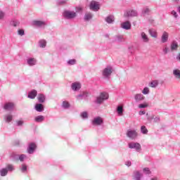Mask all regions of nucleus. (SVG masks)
Segmentation results:
<instances>
[{
	"mask_svg": "<svg viewBox=\"0 0 180 180\" xmlns=\"http://www.w3.org/2000/svg\"><path fill=\"white\" fill-rule=\"evenodd\" d=\"M109 99V94L106 92H102L100 94V96L96 98V103H102L103 101Z\"/></svg>",
	"mask_w": 180,
	"mask_h": 180,
	"instance_id": "obj_1",
	"label": "nucleus"
},
{
	"mask_svg": "<svg viewBox=\"0 0 180 180\" xmlns=\"http://www.w3.org/2000/svg\"><path fill=\"white\" fill-rule=\"evenodd\" d=\"M63 16L66 19H74V18H77V13L74 11H64Z\"/></svg>",
	"mask_w": 180,
	"mask_h": 180,
	"instance_id": "obj_2",
	"label": "nucleus"
},
{
	"mask_svg": "<svg viewBox=\"0 0 180 180\" xmlns=\"http://www.w3.org/2000/svg\"><path fill=\"white\" fill-rule=\"evenodd\" d=\"M127 136L129 137V139H131V140H134L139 136V134H137V131L136 130H128L127 131Z\"/></svg>",
	"mask_w": 180,
	"mask_h": 180,
	"instance_id": "obj_3",
	"label": "nucleus"
},
{
	"mask_svg": "<svg viewBox=\"0 0 180 180\" xmlns=\"http://www.w3.org/2000/svg\"><path fill=\"white\" fill-rule=\"evenodd\" d=\"M100 5H99V3L97 2V1H92L91 3H90V6H89V8L91 11H99V8H100Z\"/></svg>",
	"mask_w": 180,
	"mask_h": 180,
	"instance_id": "obj_4",
	"label": "nucleus"
},
{
	"mask_svg": "<svg viewBox=\"0 0 180 180\" xmlns=\"http://www.w3.org/2000/svg\"><path fill=\"white\" fill-rule=\"evenodd\" d=\"M129 147L130 148H135L136 151L141 150V146L139 143H129Z\"/></svg>",
	"mask_w": 180,
	"mask_h": 180,
	"instance_id": "obj_5",
	"label": "nucleus"
},
{
	"mask_svg": "<svg viewBox=\"0 0 180 180\" xmlns=\"http://www.w3.org/2000/svg\"><path fill=\"white\" fill-rule=\"evenodd\" d=\"M37 148V146H36V143H32L29 145L27 152L29 153V154H33V153H34V149Z\"/></svg>",
	"mask_w": 180,
	"mask_h": 180,
	"instance_id": "obj_6",
	"label": "nucleus"
},
{
	"mask_svg": "<svg viewBox=\"0 0 180 180\" xmlns=\"http://www.w3.org/2000/svg\"><path fill=\"white\" fill-rule=\"evenodd\" d=\"M121 27L125 29V30H130V29H131V24H130V22L126 21L121 24Z\"/></svg>",
	"mask_w": 180,
	"mask_h": 180,
	"instance_id": "obj_7",
	"label": "nucleus"
},
{
	"mask_svg": "<svg viewBox=\"0 0 180 180\" xmlns=\"http://www.w3.org/2000/svg\"><path fill=\"white\" fill-rule=\"evenodd\" d=\"M112 74V68L108 67L103 70V75L104 77H109Z\"/></svg>",
	"mask_w": 180,
	"mask_h": 180,
	"instance_id": "obj_8",
	"label": "nucleus"
},
{
	"mask_svg": "<svg viewBox=\"0 0 180 180\" xmlns=\"http://www.w3.org/2000/svg\"><path fill=\"white\" fill-rule=\"evenodd\" d=\"M72 89L73 91H78L81 89V83L79 82H75L72 84Z\"/></svg>",
	"mask_w": 180,
	"mask_h": 180,
	"instance_id": "obj_9",
	"label": "nucleus"
},
{
	"mask_svg": "<svg viewBox=\"0 0 180 180\" xmlns=\"http://www.w3.org/2000/svg\"><path fill=\"white\" fill-rule=\"evenodd\" d=\"M102 123H103V120L102 118H101V117L94 118L93 121V124H96L97 126L102 124Z\"/></svg>",
	"mask_w": 180,
	"mask_h": 180,
	"instance_id": "obj_10",
	"label": "nucleus"
},
{
	"mask_svg": "<svg viewBox=\"0 0 180 180\" xmlns=\"http://www.w3.org/2000/svg\"><path fill=\"white\" fill-rule=\"evenodd\" d=\"M15 108L13 103H7L4 105V109L6 110H12Z\"/></svg>",
	"mask_w": 180,
	"mask_h": 180,
	"instance_id": "obj_11",
	"label": "nucleus"
},
{
	"mask_svg": "<svg viewBox=\"0 0 180 180\" xmlns=\"http://www.w3.org/2000/svg\"><path fill=\"white\" fill-rule=\"evenodd\" d=\"M37 96V91L32 90L28 94V98L30 99H34Z\"/></svg>",
	"mask_w": 180,
	"mask_h": 180,
	"instance_id": "obj_12",
	"label": "nucleus"
},
{
	"mask_svg": "<svg viewBox=\"0 0 180 180\" xmlns=\"http://www.w3.org/2000/svg\"><path fill=\"white\" fill-rule=\"evenodd\" d=\"M144 96L141 94H137L135 95L134 98L136 102H140V101H144Z\"/></svg>",
	"mask_w": 180,
	"mask_h": 180,
	"instance_id": "obj_13",
	"label": "nucleus"
},
{
	"mask_svg": "<svg viewBox=\"0 0 180 180\" xmlns=\"http://www.w3.org/2000/svg\"><path fill=\"white\" fill-rule=\"evenodd\" d=\"M33 25L34 26H38L39 27H40L41 26H44V25H46V22H44V21H40V20H34Z\"/></svg>",
	"mask_w": 180,
	"mask_h": 180,
	"instance_id": "obj_14",
	"label": "nucleus"
},
{
	"mask_svg": "<svg viewBox=\"0 0 180 180\" xmlns=\"http://www.w3.org/2000/svg\"><path fill=\"white\" fill-rule=\"evenodd\" d=\"M124 16H137V12L135 11H129L124 14Z\"/></svg>",
	"mask_w": 180,
	"mask_h": 180,
	"instance_id": "obj_15",
	"label": "nucleus"
},
{
	"mask_svg": "<svg viewBox=\"0 0 180 180\" xmlns=\"http://www.w3.org/2000/svg\"><path fill=\"white\" fill-rule=\"evenodd\" d=\"M141 39L143 40V41H144V43H148V37L147 36L146 34H145V32H141Z\"/></svg>",
	"mask_w": 180,
	"mask_h": 180,
	"instance_id": "obj_16",
	"label": "nucleus"
},
{
	"mask_svg": "<svg viewBox=\"0 0 180 180\" xmlns=\"http://www.w3.org/2000/svg\"><path fill=\"white\" fill-rule=\"evenodd\" d=\"M35 109L37 112H43L44 107L42 104H36Z\"/></svg>",
	"mask_w": 180,
	"mask_h": 180,
	"instance_id": "obj_17",
	"label": "nucleus"
},
{
	"mask_svg": "<svg viewBox=\"0 0 180 180\" xmlns=\"http://www.w3.org/2000/svg\"><path fill=\"white\" fill-rule=\"evenodd\" d=\"M37 99L40 103H44V102L46 101V96H44L43 94H39Z\"/></svg>",
	"mask_w": 180,
	"mask_h": 180,
	"instance_id": "obj_18",
	"label": "nucleus"
},
{
	"mask_svg": "<svg viewBox=\"0 0 180 180\" xmlns=\"http://www.w3.org/2000/svg\"><path fill=\"white\" fill-rule=\"evenodd\" d=\"M149 86L150 88H157L158 86V80H153L149 84Z\"/></svg>",
	"mask_w": 180,
	"mask_h": 180,
	"instance_id": "obj_19",
	"label": "nucleus"
},
{
	"mask_svg": "<svg viewBox=\"0 0 180 180\" xmlns=\"http://www.w3.org/2000/svg\"><path fill=\"white\" fill-rule=\"evenodd\" d=\"M167 40H168V33L165 32L162 36V43L167 42Z\"/></svg>",
	"mask_w": 180,
	"mask_h": 180,
	"instance_id": "obj_20",
	"label": "nucleus"
},
{
	"mask_svg": "<svg viewBox=\"0 0 180 180\" xmlns=\"http://www.w3.org/2000/svg\"><path fill=\"white\" fill-rule=\"evenodd\" d=\"M36 63H37L36 59L33 58H31L27 60V64L29 65H36Z\"/></svg>",
	"mask_w": 180,
	"mask_h": 180,
	"instance_id": "obj_21",
	"label": "nucleus"
},
{
	"mask_svg": "<svg viewBox=\"0 0 180 180\" xmlns=\"http://www.w3.org/2000/svg\"><path fill=\"white\" fill-rule=\"evenodd\" d=\"M107 23H112L115 21V17L113 15H110L105 18Z\"/></svg>",
	"mask_w": 180,
	"mask_h": 180,
	"instance_id": "obj_22",
	"label": "nucleus"
},
{
	"mask_svg": "<svg viewBox=\"0 0 180 180\" xmlns=\"http://www.w3.org/2000/svg\"><path fill=\"white\" fill-rule=\"evenodd\" d=\"M149 34H150L152 37H157L158 36L157 31H155L154 29L149 30Z\"/></svg>",
	"mask_w": 180,
	"mask_h": 180,
	"instance_id": "obj_23",
	"label": "nucleus"
},
{
	"mask_svg": "<svg viewBox=\"0 0 180 180\" xmlns=\"http://www.w3.org/2000/svg\"><path fill=\"white\" fill-rule=\"evenodd\" d=\"M35 122H37L38 123H40L44 120V116L43 115H39L35 117L34 119Z\"/></svg>",
	"mask_w": 180,
	"mask_h": 180,
	"instance_id": "obj_24",
	"label": "nucleus"
},
{
	"mask_svg": "<svg viewBox=\"0 0 180 180\" xmlns=\"http://www.w3.org/2000/svg\"><path fill=\"white\" fill-rule=\"evenodd\" d=\"M174 75L177 78V79H180V70H174L173 71Z\"/></svg>",
	"mask_w": 180,
	"mask_h": 180,
	"instance_id": "obj_25",
	"label": "nucleus"
},
{
	"mask_svg": "<svg viewBox=\"0 0 180 180\" xmlns=\"http://www.w3.org/2000/svg\"><path fill=\"white\" fill-rule=\"evenodd\" d=\"M86 96H88V92L83 91L77 96V99H79V98H86Z\"/></svg>",
	"mask_w": 180,
	"mask_h": 180,
	"instance_id": "obj_26",
	"label": "nucleus"
},
{
	"mask_svg": "<svg viewBox=\"0 0 180 180\" xmlns=\"http://www.w3.org/2000/svg\"><path fill=\"white\" fill-rule=\"evenodd\" d=\"M92 19V14L91 13H87L84 15V20H90Z\"/></svg>",
	"mask_w": 180,
	"mask_h": 180,
	"instance_id": "obj_27",
	"label": "nucleus"
},
{
	"mask_svg": "<svg viewBox=\"0 0 180 180\" xmlns=\"http://www.w3.org/2000/svg\"><path fill=\"white\" fill-rule=\"evenodd\" d=\"M178 49V44L176 42H172L171 44V49L172 51L176 50Z\"/></svg>",
	"mask_w": 180,
	"mask_h": 180,
	"instance_id": "obj_28",
	"label": "nucleus"
},
{
	"mask_svg": "<svg viewBox=\"0 0 180 180\" xmlns=\"http://www.w3.org/2000/svg\"><path fill=\"white\" fill-rule=\"evenodd\" d=\"M141 131L143 133V134H147V133H148V130H147L146 126H142L141 127Z\"/></svg>",
	"mask_w": 180,
	"mask_h": 180,
	"instance_id": "obj_29",
	"label": "nucleus"
},
{
	"mask_svg": "<svg viewBox=\"0 0 180 180\" xmlns=\"http://www.w3.org/2000/svg\"><path fill=\"white\" fill-rule=\"evenodd\" d=\"M8 174V169H2L0 171V174L1 176H5Z\"/></svg>",
	"mask_w": 180,
	"mask_h": 180,
	"instance_id": "obj_30",
	"label": "nucleus"
},
{
	"mask_svg": "<svg viewBox=\"0 0 180 180\" xmlns=\"http://www.w3.org/2000/svg\"><path fill=\"white\" fill-rule=\"evenodd\" d=\"M47 44V42L46 41V40H41L39 41V46L40 47H42V49H44V47H46V45Z\"/></svg>",
	"mask_w": 180,
	"mask_h": 180,
	"instance_id": "obj_31",
	"label": "nucleus"
},
{
	"mask_svg": "<svg viewBox=\"0 0 180 180\" xmlns=\"http://www.w3.org/2000/svg\"><path fill=\"white\" fill-rule=\"evenodd\" d=\"M142 94H143V95H147L150 94V89H148V87H145L142 91Z\"/></svg>",
	"mask_w": 180,
	"mask_h": 180,
	"instance_id": "obj_32",
	"label": "nucleus"
},
{
	"mask_svg": "<svg viewBox=\"0 0 180 180\" xmlns=\"http://www.w3.org/2000/svg\"><path fill=\"white\" fill-rule=\"evenodd\" d=\"M117 110L119 115H123V107L118 106Z\"/></svg>",
	"mask_w": 180,
	"mask_h": 180,
	"instance_id": "obj_33",
	"label": "nucleus"
},
{
	"mask_svg": "<svg viewBox=\"0 0 180 180\" xmlns=\"http://www.w3.org/2000/svg\"><path fill=\"white\" fill-rule=\"evenodd\" d=\"M135 179L140 180V178L141 177V175L139 172H136L135 173Z\"/></svg>",
	"mask_w": 180,
	"mask_h": 180,
	"instance_id": "obj_34",
	"label": "nucleus"
},
{
	"mask_svg": "<svg viewBox=\"0 0 180 180\" xmlns=\"http://www.w3.org/2000/svg\"><path fill=\"white\" fill-rule=\"evenodd\" d=\"M148 104L145 103L143 104H139V108H140V109H143L144 108H148Z\"/></svg>",
	"mask_w": 180,
	"mask_h": 180,
	"instance_id": "obj_35",
	"label": "nucleus"
},
{
	"mask_svg": "<svg viewBox=\"0 0 180 180\" xmlns=\"http://www.w3.org/2000/svg\"><path fill=\"white\" fill-rule=\"evenodd\" d=\"M75 63H77V60L75 59H71L68 61V64L70 65H74V64H75Z\"/></svg>",
	"mask_w": 180,
	"mask_h": 180,
	"instance_id": "obj_36",
	"label": "nucleus"
},
{
	"mask_svg": "<svg viewBox=\"0 0 180 180\" xmlns=\"http://www.w3.org/2000/svg\"><path fill=\"white\" fill-rule=\"evenodd\" d=\"M81 116L83 117V119H86L88 117V112H82Z\"/></svg>",
	"mask_w": 180,
	"mask_h": 180,
	"instance_id": "obj_37",
	"label": "nucleus"
},
{
	"mask_svg": "<svg viewBox=\"0 0 180 180\" xmlns=\"http://www.w3.org/2000/svg\"><path fill=\"white\" fill-rule=\"evenodd\" d=\"M63 108H67L70 106V103H68L67 101H63Z\"/></svg>",
	"mask_w": 180,
	"mask_h": 180,
	"instance_id": "obj_38",
	"label": "nucleus"
},
{
	"mask_svg": "<svg viewBox=\"0 0 180 180\" xmlns=\"http://www.w3.org/2000/svg\"><path fill=\"white\" fill-rule=\"evenodd\" d=\"M12 119H13V117L12 115H7L6 116V122H12Z\"/></svg>",
	"mask_w": 180,
	"mask_h": 180,
	"instance_id": "obj_39",
	"label": "nucleus"
},
{
	"mask_svg": "<svg viewBox=\"0 0 180 180\" xmlns=\"http://www.w3.org/2000/svg\"><path fill=\"white\" fill-rule=\"evenodd\" d=\"M18 34L20 36H23L25 34V30H18Z\"/></svg>",
	"mask_w": 180,
	"mask_h": 180,
	"instance_id": "obj_40",
	"label": "nucleus"
},
{
	"mask_svg": "<svg viewBox=\"0 0 180 180\" xmlns=\"http://www.w3.org/2000/svg\"><path fill=\"white\" fill-rule=\"evenodd\" d=\"M21 171H22V172H25V171H27V166H26L25 165H22V168H21Z\"/></svg>",
	"mask_w": 180,
	"mask_h": 180,
	"instance_id": "obj_41",
	"label": "nucleus"
},
{
	"mask_svg": "<svg viewBox=\"0 0 180 180\" xmlns=\"http://www.w3.org/2000/svg\"><path fill=\"white\" fill-rule=\"evenodd\" d=\"M7 169H8V171H13V165H7Z\"/></svg>",
	"mask_w": 180,
	"mask_h": 180,
	"instance_id": "obj_42",
	"label": "nucleus"
},
{
	"mask_svg": "<svg viewBox=\"0 0 180 180\" xmlns=\"http://www.w3.org/2000/svg\"><path fill=\"white\" fill-rule=\"evenodd\" d=\"M25 158H26V155H20L19 157L20 161H23V160H25Z\"/></svg>",
	"mask_w": 180,
	"mask_h": 180,
	"instance_id": "obj_43",
	"label": "nucleus"
},
{
	"mask_svg": "<svg viewBox=\"0 0 180 180\" xmlns=\"http://www.w3.org/2000/svg\"><path fill=\"white\" fill-rule=\"evenodd\" d=\"M143 172H145V174H150V169L147 167L143 169Z\"/></svg>",
	"mask_w": 180,
	"mask_h": 180,
	"instance_id": "obj_44",
	"label": "nucleus"
},
{
	"mask_svg": "<svg viewBox=\"0 0 180 180\" xmlns=\"http://www.w3.org/2000/svg\"><path fill=\"white\" fill-rule=\"evenodd\" d=\"M172 15L174 16V18H178V13H176L175 11H172Z\"/></svg>",
	"mask_w": 180,
	"mask_h": 180,
	"instance_id": "obj_45",
	"label": "nucleus"
},
{
	"mask_svg": "<svg viewBox=\"0 0 180 180\" xmlns=\"http://www.w3.org/2000/svg\"><path fill=\"white\" fill-rule=\"evenodd\" d=\"M4 16H5V13L0 11V19H4Z\"/></svg>",
	"mask_w": 180,
	"mask_h": 180,
	"instance_id": "obj_46",
	"label": "nucleus"
},
{
	"mask_svg": "<svg viewBox=\"0 0 180 180\" xmlns=\"http://www.w3.org/2000/svg\"><path fill=\"white\" fill-rule=\"evenodd\" d=\"M12 25L14 27H16V26H19V22H13Z\"/></svg>",
	"mask_w": 180,
	"mask_h": 180,
	"instance_id": "obj_47",
	"label": "nucleus"
},
{
	"mask_svg": "<svg viewBox=\"0 0 180 180\" xmlns=\"http://www.w3.org/2000/svg\"><path fill=\"white\" fill-rule=\"evenodd\" d=\"M16 122L18 126H22V124H23V121L22 120L17 121Z\"/></svg>",
	"mask_w": 180,
	"mask_h": 180,
	"instance_id": "obj_48",
	"label": "nucleus"
},
{
	"mask_svg": "<svg viewBox=\"0 0 180 180\" xmlns=\"http://www.w3.org/2000/svg\"><path fill=\"white\" fill-rule=\"evenodd\" d=\"M154 122H155V123H158V122H160V117H155Z\"/></svg>",
	"mask_w": 180,
	"mask_h": 180,
	"instance_id": "obj_49",
	"label": "nucleus"
},
{
	"mask_svg": "<svg viewBox=\"0 0 180 180\" xmlns=\"http://www.w3.org/2000/svg\"><path fill=\"white\" fill-rule=\"evenodd\" d=\"M148 12H150V9L148 8H146L145 10H144V13H148Z\"/></svg>",
	"mask_w": 180,
	"mask_h": 180,
	"instance_id": "obj_50",
	"label": "nucleus"
},
{
	"mask_svg": "<svg viewBox=\"0 0 180 180\" xmlns=\"http://www.w3.org/2000/svg\"><path fill=\"white\" fill-rule=\"evenodd\" d=\"M139 114L140 115V116L143 115H146V112L145 111H140L139 112Z\"/></svg>",
	"mask_w": 180,
	"mask_h": 180,
	"instance_id": "obj_51",
	"label": "nucleus"
},
{
	"mask_svg": "<svg viewBox=\"0 0 180 180\" xmlns=\"http://www.w3.org/2000/svg\"><path fill=\"white\" fill-rule=\"evenodd\" d=\"M126 165H127L128 167H130V165H131V162H127Z\"/></svg>",
	"mask_w": 180,
	"mask_h": 180,
	"instance_id": "obj_52",
	"label": "nucleus"
},
{
	"mask_svg": "<svg viewBox=\"0 0 180 180\" xmlns=\"http://www.w3.org/2000/svg\"><path fill=\"white\" fill-rule=\"evenodd\" d=\"M176 58H177V60H179V61H180V53H179L177 55Z\"/></svg>",
	"mask_w": 180,
	"mask_h": 180,
	"instance_id": "obj_53",
	"label": "nucleus"
},
{
	"mask_svg": "<svg viewBox=\"0 0 180 180\" xmlns=\"http://www.w3.org/2000/svg\"><path fill=\"white\" fill-rule=\"evenodd\" d=\"M165 53H168V49L166 48V49H165Z\"/></svg>",
	"mask_w": 180,
	"mask_h": 180,
	"instance_id": "obj_54",
	"label": "nucleus"
},
{
	"mask_svg": "<svg viewBox=\"0 0 180 180\" xmlns=\"http://www.w3.org/2000/svg\"><path fill=\"white\" fill-rule=\"evenodd\" d=\"M77 9H78V11H82V8H81V7L77 8Z\"/></svg>",
	"mask_w": 180,
	"mask_h": 180,
	"instance_id": "obj_55",
	"label": "nucleus"
},
{
	"mask_svg": "<svg viewBox=\"0 0 180 180\" xmlns=\"http://www.w3.org/2000/svg\"><path fill=\"white\" fill-rule=\"evenodd\" d=\"M151 180H157V179L156 178H153Z\"/></svg>",
	"mask_w": 180,
	"mask_h": 180,
	"instance_id": "obj_56",
	"label": "nucleus"
},
{
	"mask_svg": "<svg viewBox=\"0 0 180 180\" xmlns=\"http://www.w3.org/2000/svg\"><path fill=\"white\" fill-rule=\"evenodd\" d=\"M62 4H65V1H63Z\"/></svg>",
	"mask_w": 180,
	"mask_h": 180,
	"instance_id": "obj_57",
	"label": "nucleus"
}]
</instances>
